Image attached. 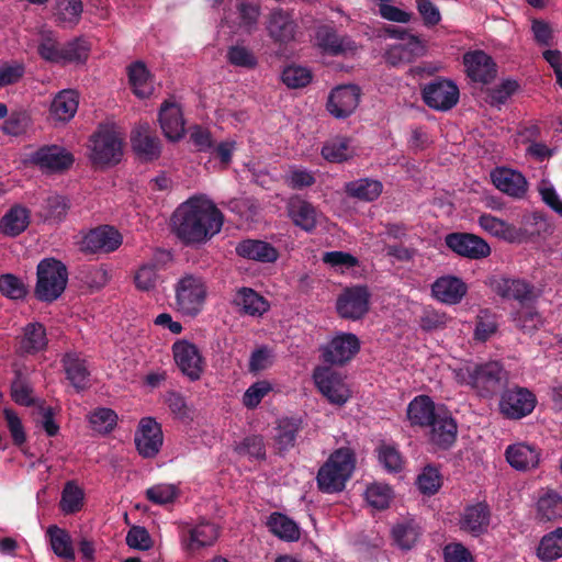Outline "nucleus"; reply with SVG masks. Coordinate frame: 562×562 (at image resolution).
<instances>
[{"instance_id": "f257e3e1", "label": "nucleus", "mask_w": 562, "mask_h": 562, "mask_svg": "<svg viewBox=\"0 0 562 562\" xmlns=\"http://www.w3.org/2000/svg\"><path fill=\"white\" fill-rule=\"evenodd\" d=\"M172 231L187 246L202 245L217 235L224 223L223 213L210 201L190 198L172 214Z\"/></svg>"}, {"instance_id": "f03ea898", "label": "nucleus", "mask_w": 562, "mask_h": 562, "mask_svg": "<svg viewBox=\"0 0 562 562\" xmlns=\"http://www.w3.org/2000/svg\"><path fill=\"white\" fill-rule=\"evenodd\" d=\"M453 376L458 384L470 386L486 398L499 393L508 380L507 371L498 361L467 362L453 370Z\"/></svg>"}, {"instance_id": "7ed1b4c3", "label": "nucleus", "mask_w": 562, "mask_h": 562, "mask_svg": "<svg viewBox=\"0 0 562 562\" xmlns=\"http://www.w3.org/2000/svg\"><path fill=\"white\" fill-rule=\"evenodd\" d=\"M356 465L355 453L349 448H339L330 453L319 468L316 482L322 493L335 494L346 488Z\"/></svg>"}, {"instance_id": "20e7f679", "label": "nucleus", "mask_w": 562, "mask_h": 562, "mask_svg": "<svg viewBox=\"0 0 562 562\" xmlns=\"http://www.w3.org/2000/svg\"><path fill=\"white\" fill-rule=\"evenodd\" d=\"M68 283V269L64 262L56 258H44L36 267V284L34 295L40 302L53 303L66 290Z\"/></svg>"}, {"instance_id": "39448f33", "label": "nucleus", "mask_w": 562, "mask_h": 562, "mask_svg": "<svg viewBox=\"0 0 562 562\" xmlns=\"http://www.w3.org/2000/svg\"><path fill=\"white\" fill-rule=\"evenodd\" d=\"M175 304L187 316H196L203 308L207 286L200 274L186 273L175 283Z\"/></svg>"}, {"instance_id": "423d86ee", "label": "nucleus", "mask_w": 562, "mask_h": 562, "mask_svg": "<svg viewBox=\"0 0 562 562\" xmlns=\"http://www.w3.org/2000/svg\"><path fill=\"white\" fill-rule=\"evenodd\" d=\"M90 159L94 166H113L121 161L123 142L113 127L100 125L91 135Z\"/></svg>"}, {"instance_id": "0eeeda50", "label": "nucleus", "mask_w": 562, "mask_h": 562, "mask_svg": "<svg viewBox=\"0 0 562 562\" xmlns=\"http://www.w3.org/2000/svg\"><path fill=\"white\" fill-rule=\"evenodd\" d=\"M490 286L503 300L516 302L521 307L533 305L539 297L536 286L521 278L493 277Z\"/></svg>"}, {"instance_id": "6e6552de", "label": "nucleus", "mask_w": 562, "mask_h": 562, "mask_svg": "<svg viewBox=\"0 0 562 562\" xmlns=\"http://www.w3.org/2000/svg\"><path fill=\"white\" fill-rule=\"evenodd\" d=\"M460 98L458 86L449 79L436 78L422 88V99L424 103L440 112H447L454 108Z\"/></svg>"}, {"instance_id": "1a4fd4ad", "label": "nucleus", "mask_w": 562, "mask_h": 562, "mask_svg": "<svg viewBox=\"0 0 562 562\" xmlns=\"http://www.w3.org/2000/svg\"><path fill=\"white\" fill-rule=\"evenodd\" d=\"M360 348L361 342L357 335L340 331L321 348V356L325 363L344 366L356 357Z\"/></svg>"}, {"instance_id": "9d476101", "label": "nucleus", "mask_w": 562, "mask_h": 562, "mask_svg": "<svg viewBox=\"0 0 562 562\" xmlns=\"http://www.w3.org/2000/svg\"><path fill=\"white\" fill-rule=\"evenodd\" d=\"M536 404L537 397L529 389L516 385L503 391L499 412L508 419L519 420L531 414Z\"/></svg>"}, {"instance_id": "9b49d317", "label": "nucleus", "mask_w": 562, "mask_h": 562, "mask_svg": "<svg viewBox=\"0 0 562 562\" xmlns=\"http://www.w3.org/2000/svg\"><path fill=\"white\" fill-rule=\"evenodd\" d=\"M30 161L41 170L58 173L70 169L75 157L59 145H44L30 155Z\"/></svg>"}, {"instance_id": "f8f14e48", "label": "nucleus", "mask_w": 562, "mask_h": 562, "mask_svg": "<svg viewBox=\"0 0 562 562\" xmlns=\"http://www.w3.org/2000/svg\"><path fill=\"white\" fill-rule=\"evenodd\" d=\"M370 305V293L367 286L357 285L347 288L338 296L336 310L345 319H361L368 312Z\"/></svg>"}, {"instance_id": "ddd939ff", "label": "nucleus", "mask_w": 562, "mask_h": 562, "mask_svg": "<svg viewBox=\"0 0 562 562\" xmlns=\"http://www.w3.org/2000/svg\"><path fill=\"white\" fill-rule=\"evenodd\" d=\"M445 243L458 256L472 260L486 258L491 254L490 245L470 233H450L445 237Z\"/></svg>"}, {"instance_id": "4468645a", "label": "nucleus", "mask_w": 562, "mask_h": 562, "mask_svg": "<svg viewBox=\"0 0 562 562\" xmlns=\"http://www.w3.org/2000/svg\"><path fill=\"white\" fill-rule=\"evenodd\" d=\"M175 361L190 381H198L204 370V359L199 348L187 340H178L172 345Z\"/></svg>"}, {"instance_id": "2eb2a0df", "label": "nucleus", "mask_w": 562, "mask_h": 562, "mask_svg": "<svg viewBox=\"0 0 562 562\" xmlns=\"http://www.w3.org/2000/svg\"><path fill=\"white\" fill-rule=\"evenodd\" d=\"M220 536L215 524L202 520L194 526L186 525L181 530V544L189 554L211 547Z\"/></svg>"}, {"instance_id": "dca6fc26", "label": "nucleus", "mask_w": 562, "mask_h": 562, "mask_svg": "<svg viewBox=\"0 0 562 562\" xmlns=\"http://www.w3.org/2000/svg\"><path fill=\"white\" fill-rule=\"evenodd\" d=\"M360 95L361 91L356 85L336 87L329 93L326 109L336 119H347L358 108Z\"/></svg>"}, {"instance_id": "f3484780", "label": "nucleus", "mask_w": 562, "mask_h": 562, "mask_svg": "<svg viewBox=\"0 0 562 562\" xmlns=\"http://www.w3.org/2000/svg\"><path fill=\"white\" fill-rule=\"evenodd\" d=\"M171 259L170 251L156 249L151 258L135 271L134 284L136 289L142 292L154 290L159 279L158 272L165 269Z\"/></svg>"}, {"instance_id": "a211bd4d", "label": "nucleus", "mask_w": 562, "mask_h": 562, "mask_svg": "<svg viewBox=\"0 0 562 562\" xmlns=\"http://www.w3.org/2000/svg\"><path fill=\"white\" fill-rule=\"evenodd\" d=\"M134 440L136 449L142 457H156L164 442L160 424L151 417L142 418Z\"/></svg>"}, {"instance_id": "6ab92c4d", "label": "nucleus", "mask_w": 562, "mask_h": 562, "mask_svg": "<svg viewBox=\"0 0 562 562\" xmlns=\"http://www.w3.org/2000/svg\"><path fill=\"white\" fill-rule=\"evenodd\" d=\"M122 235L113 226L102 225L91 229L81 241L86 252H112L122 245Z\"/></svg>"}, {"instance_id": "aec40b11", "label": "nucleus", "mask_w": 562, "mask_h": 562, "mask_svg": "<svg viewBox=\"0 0 562 562\" xmlns=\"http://www.w3.org/2000/svg\"><path fill=\"white\" fill-rule=\"evenodd\" d=\"M491 516V509L486 502L468 505L461 514L459 527L473 537H480L487 531Z\"/></svg>"}, {"instance_id": "412c9836", "label": "nucleus", "mask_w": 562, "mask_h": 562, "mask_svg": "<svg viewBox=\"0 0 562 562\" xmlns=\"http://www.w3.org/2000/svg\"><path fill=\"white\" fill-rule=\"evenodd\" d=\"M463 64L468 77L475 82L488 83L496 77V64L483 50L465 53L463 55Z\"/></svg>"}, {"instance_id": "4be33fe9", "label": "nucleus", "mask_w": 562, "mask_h": 562, "mask_svg": "<svg viewBox=\"0 0 562 562\" xmlns=\"http://www.w3.org/2000/svg\"><path fill=\"white\" fill-rule=\"evenodd\" d=\"M158 121L160 128L171 142L181 139L184 135V119L180 105L173 101L166 100L159 109Z\"/></svg>"}, {"instance_id": "5701e85b", "label": "nucleus", "mask_w": 562, "mask_h": 562, "mask_svg": "<svg viewBox=\"0 0 562 562\" xmlns=\"http://www.w3.org/2000/svg\"><path fill=\"white\" fill-rule=\"evenodd\" d=\"M286 210L295 226L307 233L316 228L319 212L311 202L300 195H293L288 201Z\"/></svg>"}, {"instance_id": "b1692460", "label": "nucleus", "mask_w": 562, "mask_h": 562, "mask_svg": "<svg viewBox=\"0 0 562 562\" xmlns=\"http://www.w3.org/2000/svg\"><path fill=\"white\" fill-rule=\"evenodd\" d=\"M491 179L499 191L515 199H522L528 191L525 176L509 168H496L492 171Z\"/></svg>"}, {"instance_id": "393cba45", "label": "nucleus", "mask_w": 562, "mask_h": 562, "mask_svg": "<svg viewBox=\"0 0 562 562\" xmlns=\"http://www.w3.org/2000/svg\"><path fill=\"white\" fill-rule=\"evenodd\" d=\"M48 345L46 328L42 323H27L22 328L18 352L22 356H33L45 351Z\"/></svg>"}, {"instance_id": "a878e982", "label": "nucleus", "mask_w": 562, "mask_h": 562, "mask_svg": "<svg viewBox=\"0 0 562 562\" xmlns=\"http://www.w3.org/2000/svg\"><path fill=\"white\" fill-rule=\"evenodd\" d=\"M431 292L438 301L454 305L461 302L468 292L467 284L456 276H443L438 278L431 285Z\"/></svg>"}, {"instance_id": "bb28decb", "label": "nucleus", "mask_w": 562, "mask_h": 562, "mask_svg": "<svg viewBox=\"0 0 562 562\" xmlns=\"http://www.w3.org/2000/svg\"><path fill=\"white\" fill-rule=\"evenodd\" d=\"M233 304L243 315L260 317L270 310L269 301L251 288H239L233 299Z\"/></svg>"}, {"instance_id": "cd10ccee", "label": "nucleus", "mask_w": 562, "mask_h": 562, "mask_svg": "<svg viewBox=\"0 0 562 562\" xmlns=\"http://www.w3.org/2000/svg\"><path fill=\"white\" fill-rule=\"evenodd\" d=\"M297 25L292 16L282 9L269 14L267 30L269 36L280 44H288L295 38Z\"/></svg>"}, {"instance_id": "c85d7f7f", "label": "nucleus", "mask_w": 562, "mask_h": 562, "mask_svg": "<svg viewBox=\"0 0 562 562\" xmlns=\"http://www.w3.org/2000/svg\"><path fill=\"white\" fill-rule=\"evenodd\" d=\"M429 427V440L437 448L447 450L456 442L458 425L449 414H439Z\"/></svg>"}, {"instance_id": "c756f323", "label": "nucleus", "mask_w": 562, "mask_h": 562, "mask_svg": "<svg viewBox=\"0 0 562 562\" xmlns=\"http://www.w3.org/2000/svg\"><path fill=\"white\" fill-rule=\"evenodd\" d=\"M317 46L330 56L344 55L355 48L353 42L338 35L334 26L321 25L315 33Z\"/></svg>"}, {"instance_id": "7c9ffc66", "label": "nucleus", "mask_w": 562, "mask_h": 562, "mask_svg": "<svg viewBox=\"0 0 562 562\" xmlns=\"http://www.w3.org/2000/svg\"><path fill=\"white\" fill-rule=\"evenodd\" d=\"M236 254L245 259L262 263L276 262L279 251L270 243L260 239H244L235 248Z\"/></svg>"}, {"instance_id": "2f4dec72", "label": "nucleus", "mask_w": 562, "mask_h": 562, "mask_svg": "<svg viewBox=\"0 0 562 562\" xmlns=\"http://www.w3.org/2000/svg\"><path fill=\"white\" fill-rule=\"evenodd\" d=\"M505 457L512 468L528 471L539 465L540 450L536 446L519 442L508 446Z\"/></svg>"}, {"instance_id": "473e14b6", "label": "nucleus", "mask_w": 562, "mask_h": 562, "mask_svg": "<svg viewBox=\"0 0 562 562\" xmlns=\"http://www.w3.org/2000/svg\"><path fill=\"white\" fill-rule=\"evenodd\" d=\"M303 429V422L299 417H283L278 420L274 428V445L280 454L295 447L297 437Z\"/></svg>"}, {"instance_id": "72a5a7b5", "label": "nucleus", "mask_w": 562, "mask_h": 562, "mask_svg": "<svg viewBox=\"0 0 562 562\" xmlns=\"http://www.w3.org/2000/svg\"><path fill=\"white\" fill-rule=\"evenodd\" d=\"M315 384L319 392L333 404L344 405L348 401V394L339 381L337 374L325 369L314 373Z\"/></svg>"}, {"instance_id": "f704fd0d", "label": "nucleus", "mask_w": 562, "mask_h": 562, "mask_svg": "<svg viewBox=\"0 0 562 562\" xmlns=\"http://www.w3.org/2000/svg\"><path fill=\"white\" fill-rule=\"evenodd\" d=\"M79 93L75 89H64L55 94L49 105V115L58 122H69L77 113Z\"/></svg>"}, {"instance_id": "c9c22d12", "label": "nucleus", "mask_w": 562, "mask_h": 562, "mask_svg": "<svg viewBox=\"0 0 562 562\" xmlns=\"http://www.w3.org/2000/svg\"><path fill=\"white\" fill-rule=\"evenodd\" d=\"M439 413L435 402L428 395H418L407 406V418L412 426L429 427Z\"/></svg>"}, {"instance_id": "e433bc0d", "label": "nucleus", "mask_w": 562, "mask_h": 562, "mask_svg": "<svg viewBox=\"0 0 562 562\" xmlns=\"http://www.w3.org/2000/svg\"><path fill=\"white\" fill-rule=\"evenodd\" d=\"M63 367L67 379L77 392L89 387L90 371L85 359L76 353H66L63 358Z\"/></svg>"}, {"instance_id": "4c0bfd02", "label": "nucleus", "mask_w": 562, "mask_h": 562, "mask_svg": "<svg viewBox=\"0 0 562 562\" xmlns=\"http://www.w3.org/2000/svg\"><path fill=\"white\" fill-rule=\"evenodd\" d=\"M344 191L349 198L363 202H373L381 195L383 184L375 179L360 178L346 182Z\"/></svg>"}, {"instance_id": "58836bf2", "label": "nucleus", "mask_w": 562, "mask_h": 562, "mask_svg": "<svg viewBox=\"0 0 562 562\" xmlns=\"http://www.w3.org/2000/svg\"><path fill=\"white\" fill-rule=\"evenodd\" d=\"M30 224V211L22 205L12 206L0 221V232L10 237L22 234Z\"/></svg>"}, {"instance_id": "ea45409f", "label": "nucleus", "mask_w": 562, "mask_h": 562, "mask_svg": "<svg viewBox=\"0 0 562 562\" xmlns=\"http://www.w3.org/2000/svg\"><path fill=\"white\" fill-rule=\"evenodd\" d=\"M128 82L134 94L140 99L148 98L154 92L150 74L143 61H134L127 68Z\"/></svg>"}, {"instance_id": "a19ab883", "label": "nucleus", "mask_w": 562, "mask_h": 562, "mask_svg": "<svg viewBox=\"0 0 562 562\" xmlns=\"http://www.w3.org/2000/svg\"><path fill=\"white\" fill-rule=\"evenodd\" d=\"M46 535L49 538L53 552L66 561H74L75 549L69 532L66 529L52 525L47 528Z\"/></svg>"}, {"instance_id": "79ce46f5", "label": "nucleus", "mask_w": 562, "mask_h": 562, "mask_svg": "<svg viewBox=\"0 0 562 562\" xmlns=\"http://www.w3.org/2000/svg\"><path fill=\"white\" fill-rule=\"evenodd\" d=\"M267 527L278 538L285 541H295L300 538V529L294 520L281 513H272L268 520Z\"/></svg>"}, {"instance_id": "37998d69", "label": "nucleus", "mask_w": 562, "mask_h": 562, "mask_svg": "<svg viewBox=\"0 0 562 562\" xmlns=\"http://www.w3.org/2000/svg\"><path fill=\"white\" fill-rule=\"evenodd\" d=\"M132 145L134 150L143 159L151 161L160 155V140L157 136L148 134L146 131L137 130L132 135Z\"/></svg>"}, {"instance_id": "c03bdc74", "label": "nucleus", "mask_w": 562, "mask_h": 562, "mask_svg": "<svg viewBox=\"0 0 562 562\" xmlns=\"http://www.w3.org/2000/svg\"><path fill=\"white\" fill-rule=\"evenodd\" d=\"M420 536L419 526L412 519L397 522L392 528V538L402 550H411Z\"/></svg>"}, {"instance_id": "a18cd8bd", "label": "nucleus", "mask_w": 562, "mask_h": 562, "mask_svg": "<svg viewBox=\"0 0 562 562\" xmlns=\"http://www.w3.org/2000/svg\"><path fill=\"white\" fill-rule=\"evenodd\" d=\"M537 554L542 561H553L562 557V527L542 537Z\"/></svg>"}, {"instance_id": "49530a36", "label": "nucleus", "mask_w": 562, "mask_h": 562, "mask_svg": "<svg viewBox=\"0 0 562 562\" xmlns=\"http://www.w3.org/2000/svg\"><path fill=\"white\" fill-rule=\"evenodd\" d=\"M81 13V0H57L55 18L58 24L72 27L80 21Z\"/></svg>"}, {"instance_id": "de8ad7c7", "label": "nucleus", "mask_w": 562, "mask_h": 562, "mask_svg": "<svg viewBox=\"0 0 562 562\" xmlns=\"http://www.w3.org/2000/svg\"><path fill=\"white\" fill-rule=\"evenodd\" d=\"M537 508L541 520H555L562 517V496L555 491H548L539 498Z\"/></svg>"}, {"instance_id": "09e8293b", "label": "nucleus", "mask_w": 562, "mask_h": 562, "mask_svg": "<svg viewBox=\"0 0 562 562\" xmlns=\"http://www.w3.org/2000/svg\"><path fill=\"white\" fill-rule=\"evenodd\" d=\"M226 60L229 65L252 70L258 66L255 53L243 44L231 45L226 52Z\"/></svg>"}, {"instance_id": "8fccbe9b", "label": "nucleus", "mask_w": 562, "mask_h": 562, "mask_svg": "<svg viewBox=\"0 0 562 562\" xmlns=\"http://www.w3.org/2000/svg\"><path fill=\"white\" fill-rule=\"evenodd\" d=\"M85 493L74 481H69L65 484L61 498L60 509L65 514H75L81 510L83 506Z\"/></svg>"}, {"instance_id": "3c124183", "label": "nucleus", "mask_w": 562, "mask_h": 562, "mask_svg": "<svg viewBox=\"0 0 562 562\" xmlns=\"http://www.w3.org/2000/svg\"><path fill=\"white\" fill-rule=\"evenodd\" d=\"M322 156L329 162H342L349 159L350 139L339 136L326 142L322 148Z\"/></svg>"}, {"instance_id": "603ef678", "label": "nucleus", "mask_w": 562, "mask_h": 562, "mask_svg": "<svg viewBox=\"0 0 562 562\" xmlns=\"http://www.w3.org/2000/svg\"><path fill=\"white\" fill-rule=\"evenodd\" d=\"M91 428L101 435L110 434L117 424V414L106 407H98L89 415Z\"/></svg>"}, {"instance_id": "864d4df0", "label": "nucleus", "mask_w": 562, "mask_h": 562, "mask_svg": "<svg viewBox=\"0 0 562 562\" xmlns=\"http://www.w3.org/2000/svg\"><path fill=\"white\" fill-rule=\"evenodd\" d=\"M235 452L250 460L262 461L266 459V445L262 436L251 435L245 437L236 447Z\"/></svg>"}, {"instance_id": "5fc2aeb1", "label": "nucleus", "mask_w": 562, "mask_h": 562, "mask_svg": "<svg viewBox=\"0 0 562 562\" xmlns=\"http://www.w3.org/2000/svg\"><path fill=\"white\" fill-rule=\"evenodd\" d=\"M0 293L10 300H23L27 293V286L13 273L0 274Z\"/></svg>"}, {"instance_id": "6e6d98bb", "label": "nucleus", "mask_w": 562, "mask_h": 562, "mask_svg": "<svg viewBox=\"0 0 562 562\" xmlns=\"http://www.w3.org/2000/svg\"><path fill=\"white\" fill-rule=\"evenodd\" d=\"M88 54L89 46L87 42L77 37L61 46V64L83 63L87 60Z\"/></svg>"}, {"instance_id": "4d7b16f0", "label": "nucleus", "mask_w": 562, "mask_h": 562, "mask_svg": "<svg viewBox=\"0 0 562 562\" xmlns=\"http://www.w3.org/2000/svg\"><path fill=\"white\" fill-rule=\"evenodd\" d=\"M312 72L302 66H288L281 74L282 82L290 89L306 87L312 81Z\"/></svg>"}, {"instance_id": "13d9d810", "label": "nucleus", "mask_w": 562, "mask_h": 562, "mask_svg": "<svg viewBox=\"0 0 562 562\" xmlns=\"http://www.w3.org/2000/svg\"><path fill=\"white\" fill-rule=\"evenodd\" d=\"M37 54L42 59L53 64H61V46L54 38L52 32L42 34L37 45Z\"/></svg>"}, {"instance_id": "bf43d9fd", "label": "nucleus", "mask_w": 562, "mask_h": 562, "mask_svg": "<svg viewBox=\"0 0 562 562\" xmlns=\"http://www.w3.org/2000/svg\"><path fill=\"white\" fill-rule=\"evenodd\" d=\"M376 451L380 463L387 472L396 473L402 471L404 460L395 446L382 443Z\"/></svg>"}, {"instance_id": "052dcab7", "label": "nucleus", "mask_w": 562, "mask_h": 562, "mask_svg": "<svg viewBox=\"0 0 562 562\" xmlns=\"http://www.w3.org/2000/svg\"><path fill=\"white\" fill-rule=\"evenodd\" d=\"M146 498L156 505L173 503L179 495V490L173 484L160 483L150 486L145 492Z\"/></svg>"}, {"instance_id": "680f3d73", "label": "nucleus", "mask_w": 562, "mask_h": 562, "mask_svg": "<svg viewBox=\"0 0 562 562\" xmlns=\"http://www.w3.org/2000/svg\"><path fill=\"white\" fill-rule=\"evenodd\" d=\"M441 475L437 468L427 465L417 476L416 484L424 495H434L441 486Z\"/></svg>"}, {"instance_id": "e2e57ef3", "label": "nucleus", "mask_w": 562, "mask_h": 562, "mask_svg": "<svg viewBox=\"0 0 562 562\" xmlns=\"http://www.w3.org/2000/svg\"><path fill=\"white\" fill-rule=\"evenodd\" d=\"M32 389L20 370L15 371L14 380L11 383V397L22 406H31L34 400L31 396Z\"/></svg>"}, {"instance_id": "0e129e2a", "label": "nucleus", "mask_w": 562, "mask_h": 562, "mask_svg": "<svg viewBox=\"0 0 562 562\" xmlns=\"http://www.w3.org/2000/svg\"><path fill=\"white\" fill-rule=\"evenodd\" d=\"M366 499L368 504L379 510L389 507L392 498V490L385 484H372L366 491Z\"/></svg>"}, {"instance_id": "69168bd1", "label": "nucleus", "mask_w": 562, "mask_h": 562, "mask_svg": "<svg viewBox=\"0 0 562 562\" xmlns=\"http://www.w3.org/2000/svg\"><path fill=\"white\" fill-rule=\"evenodd\" d=\"M479 224L485 232L497 237L507 238L514 232L513 225L487 213L479 217Z\"/></svg>"}, {"instance_id": "338daca9", "label": "nucleus", "mask_w": 562, "mask_h": 562, "mask_svg": "<svg viewBox=\"0 0 562 562\" xmlns=\"http://www.w3.org/2000/svg\"><path fill=\"white\" fill-rule=\"evenodd\" d=\"M518 89L519 83L516 80H503L498 86L488 90L486 101L492 106L504 104Z\"/></svg>"}, {"instance_id": "774afa93", "label": "nucleus", "mask_w": 562, "mask_h": 562, "mask_svg": "<svg viewBox=\"0 0 562 562\" xmlns=\"http://www.w3.org/2000/svg\"><path fill=\"white\" fill-rule=\"evenodd\" d=\"M30 125V116L25 111H14L3 122L1 131L5 135L20 136Z\"/></svg>"}]
</instances>
